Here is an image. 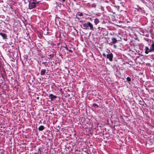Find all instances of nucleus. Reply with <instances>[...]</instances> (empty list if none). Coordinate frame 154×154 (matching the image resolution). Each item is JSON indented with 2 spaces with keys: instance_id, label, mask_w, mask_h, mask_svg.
Listing matches in <instances>:
<instances>
[{
  "instance_id": "obj_11",
  "label": "nucleus",
  "mask_w": 154,
  "mask_h": 154,
  "mask_svg": "<svg viewBox=\"0 0 154 154\" xmlns=\"http://www.w3.org/2000/svg\"><path fill=\"white\" fill-rule=\"evenodd\" d=\"M93 106H94L95 107H98V106L97 104H96V103H94L93 104Z\"/></svg>"
},
{
  "instance_id": "obj_10",
  "label": "nucleus",
  "mask_w": 154,
  "mask_h": 154,
  "mask_svg": "<svg viewBox=\"0 0 154 154\" xmlns=\"http://www.w3.org/2000/svg\"><path fill=\"white\" fill-rule=\"evenodd\" d=\"M145 49H146L145 51V53L146 54H148L149 52V48L147 47H146Z\"/></svg>"
},
{
  "instance_id": "obj_4",
  "label": "nucleus",
  "mask_w": 154,
  "mask_h": 154,
  "mask_svg": "<svg viewBox=\"0 0 154 154\" xmlns=\"http://www.w3.org/2000/svg\"><path fill=\"white\" fill-rule=\"evenodd\" d=\"M0 35L2 36L3 39H7V35L5 33L0 32Z\"/></svg>"
},
{
  "instance_id": "obj_17",
  "label": "nucleus",
  "mask_w": 154,
  "mask_h": 154,
  "mask_svg": "<svg viewBox=\"0 0 154 154\" xmlns=\"http://www.w3.org/2000/svg\"><path fill=\"white\" fill-rule=\"evenodd\" d=\"M66 0H62L63 2H65Z\"/></svg>"
},
{
  "instance_id": "obj_18",
  "label": "nucleus",
  "mask_w": 154,
  "mask_h": 154,
  "mask_svg": "<svg viewBox=\"0 0 154 154\" xmlns=\"http://www.w3.org/2000/svg\"><path fill=\"white\" fill-rule=\"evenodd\" d=\"M37 99H39V97H37Z\"/></svg>"
},
{
  "instance_id": "obj_9",
  "label": "nucleus",
  "mask_w": 154,
  "mask_h": 154,
  "mask_svg": "<svg viewBox=\"0 0 154 154\" xmlns=\"http://www.w3.org/2000/svg\"><path fill=\"white\" fill-rule=\"evenodd\" d=\"M99 22L100 21L98 19L96 18L94 19V23L95 25H97Z\"/></svg>"
},
{
  "instance_id": "obj_1",
  "label": "nucleus",
  "mask_w": 154,
  "mask_h": 154,
  "mask_svg": "<svg viewBox=\"0 0 154 154\" xmlns=\"http://www.w3.org/2000/svg\"><path fill=\"white\" fill-rule=\"evenodd\" d=\"M82 25L84 29H88L89 27L90 28V29L92 30L94 29L93 24L90 22H88L87 23L83 24Z\"/></svg>"
},
{
  "instance_id": "obj_2",
  "label": "nucleus",
  "mask_w": 154,
  "mask_h": 154,
  "mask_svg": "<svg viewBox=\"0 0 154 154\" xmlns=\"http://www.w3.org/2000/svg\"><path fill=\"white\" fill-rule=\"evenodd\" d=\"M38 3V2L36 3L32 2L29 3V9H31L35 8L36 6V5Z\"/></svg>"
},
{
  "instance_id": "obj_12",
  "label": "nucleus",
  "mask_w": 154,
  "mask_h": 154,
  "mask_svg": "<svg viewBox=\"0 0 154 154\" xmlns=\"http://www.w3.org/2000/svg\"><path fill=\"white\" fill-rule=\"evenodd\" d=\"M127 80L128 82H130L131 81V79L129 77H127Z\"/></svg>"
},
{
  "instance_id": "obj_8",
  "label": "nucleus",
  "mask_w": 154,
  "mask_h": 154,
  "mask_svg": "<svg viewBox=\"0 0 154 154\" xmlns=\"http://www.w3.org/2000/svg\"><path fill=\"white\" fill-rule=\"evenodd\" d=\"M44 129V126L43 125H41L39 127L38 129L39 131H42Z\"/></svg>"
},
{
  "instance_id": "obj_14",
  "label": "nucleus",
  "mask_w": 154,
  "mask_h": 154,
  "mask_svg": "<svg viewBox=\"0 0 154 154\" xmlns=\"http://www.w3.org/2000/svg\"><path fill=\"white\" fill-rule=\"evenodd\" d=\"M79 15L80 16H82L83 15V14L82 13H81Z\"/></svg>"
},
{
  "instance_id": "obj_13",
  "label": "nucleus",
  "mask_w": 154,
  "mask_h": 154,
  "mask_svg": "<svg viewBox=\"0 0 154 154\" xmlns=\"http://www.w3.org/2000/svg\"><path fill=\"white\" fill-rule=\"evenodd\" d=\"M103 56H104V57H106V54L105 53H103Z\"/></svg>"
},
{
  "instance_id": "obj_16",
  "label": "nucleus",
  "mask_w": 154,
  "mask_h": 154,
  "mask_svg": "<svg viewBox=\"0 0 154 154\" xmlns=\"http://www.w3.org/2000/svg\"><path fill=\"white\" fill-rule=\"evenodd\" d=\"M114 46V48H116V45H114V46Z\"/></svg>"
},
{
  "instance_id": "obj_6",
  "label": "nucleus",
  "mask_w": 154,
  "mask_h": 154,
  "mask_svg": "<svg viewBox=\"0 0 154 154\" xmlns=\"http://www.w3.org/2000/svg\"><path fill=\"white\" fill-rule=\"evenodd\" d=\"M112 42L113 44H115L117 42V40L115 38H113L112 39Z\"/></svg>"
},
{
  "instance_id": "obj_3",
  "label": "nucleus",
  "mask_w": 154,
  "mask_h": 154,
  "mask_svg": "<svg viewBox=\"0 0 154 154\" xmlns=\"http://www.w3.org/2000/svg\"><path fill=\"white\" fill-rule=\"evenodd\" d=\"M113 57V55L112 53H110L106 55V58L109 59L110 61H111L112 60Z\"/></svg>"
},
{
  "instance_id": "obj_15",
  "label": "nucleus",
  "mask_w": 154,
  "mask_h": 154,
  "mask_svg": "<svg viewBox=\"0 0 154 154\" xmlns=\"http://www.w3.org/2000/svg\"><path fill=\"white\" fill-rule=\"evenodd\" d=\"M152 48L153 49L154 47V43L152 44Z\"/></svg>"
},
{
  "instance_id": "obj_19",
  "label": "nucleus",
  "mask_w": 154,
  "mask_h": 154,
  "mask_svg": "<svg viewBox=\"0 0 154 154\" xmlns=\"http://www.w3.org/2000/svg\"><path fill=\"white\" fill-rule=\"evenodd\" d=\"M151 51L150 50L149 51Z\"/></svg>"
},
{
  "instance_id": "obj_5",
  "label": "nucleus",
  "mask_w": 154,
  "mask_h": 154,
  "mask_svg": "<svg viewBox=\"0 0 154 154\" xmlns=\"http://www.w3.org/2000/svg\"><path fill=\"white\" fill-rule=\"evenodd\" d=\"M49 97L51 98V100L55 99L57 97L56 96L53 95L52 94H51L49 95Z\"/></svg>"
},
{
  "instance_id": "obj_7",
  "label": "nucleus",
  "mask_w": 154,
  "mask_h": 154,
  "mask_svg": "<svg viewBox=\"0 0 154 154\" xmlns=\"http://www.w3.org/2000/svg\"><path fill=\"white\" fill-rule=\"evenodd\" d=\"M46 71V69H42L41 71V75H44Z\"/></svg>"
}]
</instances>
